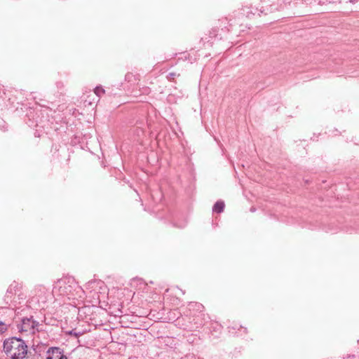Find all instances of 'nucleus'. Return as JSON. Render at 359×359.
<instances>
[{
  "label": "nucleus",
  "mask_w": 359,
  "mask_h": 359,
  "mask_svg": "<svg viewBox=\"0 0 359 359\" xmlns=\"http://www.w3.org/2000/svg\"><path fill=\"white\" fill-rule=\"evenodd\" d=\"M4 350L12 359H23L27 353V346L21 339L12 337L4 341Z\"/></svg>",
  "instance_id": "obj_1"
},
{
  "label": "nucleus",
  "mask_w": 359,
  "mask_h": 359,
  "mask_svg": "<svg viewBox=\"0 0 359 359\" xmlns=\"http://www.w3.org/2000/svg\"><path fill=\"white\" fill-rule=\"evenodd\" d=\"M75 287H77V285L74 280L69 278H62L56 282L53 287V292L71 298L74 296L73 290Z\"/></svg>",
  "instance_id": "obj_2"
},
{
  "label": "nucleus",
  "mask_w": 359,
  "mask_h": 359,
  "mask_svg": "<svg viewBox=\"0 0 359 359\" xmlns=\"http://www.w3.org/2000/svg\"><path fill=\"white\" fill-rule=\"evenodd\" d=\"M188 310L189 311V314L191 316H196L198 317V321L195 323L197 325L196 327L201 326L203 323L205 313H204V306L196 302H189L187 305Z\"/></svg>",
  "instance_id": "obj_3"
},
{
  "label": "nucleus",
  "mask_w": 359,
  "mask_h": 359,
  "mask_svg": "<svg viewBox=\"0 0 359 359\" xmlns=\"http://www.w3.org/2000/svg\"><path fill=\"white\" fill-rule=\"evenodd\" d=\"M41 325L34 320L33 317L23 318L18 327L21 332L34 334L39 331Z\"/></svg>",
  "instance_id": "obj_4"
},
{
  "label": "nucleus",
  "mask_w": 359,
  "mask_h": 359,
  "mask_svg": "<svg viewBox=\"0 0 359 359\" xmlns=\"http://www.w3.org/2000/svg\"><path fill=\"white\" fill-rule=\"evenodd\" d=\"M46 359H67V358L63 355L60 348L55 347L48 349Z\"/></svg>",
  "instance_id": "obj_5"
},
{
  "label": "nucleus",
  "mask_w": 359,
  "mask_h": 359,
  "mask_svg": "<svg viewBox=\"0 0 359 359\" xmlns=\"http://www.w3.org/2000/svg\"><path fill=\"white\" fill-rule=\"evenodd\" d=\"M224 207H225V205H224V201H217L215 203V205L212 208V210H213V212H215L217 213H221L224 211Z\"/></svg>",
  "instance_id": "obj_6"
},
{
  "label": "nucleus",
  "mask_w": 359,
  "mask_h": 359,
  "mask_svg": "<svg viewBox=\"0 0 359 359\" xmlns=\"http://www.w3.org/2000/svg\"><path fill=\"white\" fill-rule=\"evenodd\" d=\"M126 80L128 82L135 83L139 80L138 75H135L133 73L128 72L126 74Z\"/></svg>",
  "instance_id": "obj_7"
},
{
  "label": "nucleus",
  "mask_w": 359,
  "mask_h": 359,
  "mask_svg": "<svg viewBox=\"0 0 359 359\" xmlns=\"http://www.w3.org/2000/svg\"><path fill=\"white\" fill-rule=\"evenodd\" d=\"M22 288V285L16 282H14L13 283H12L9 288H8V291L12 292L13 290L15 291V292L17 291V290H20V289Z\"/></svg>",
  "instance_id": "obj_8"
},
{
  "label": "nucleus",
  "mask_w": 359,
  "mask_h": 359,
  "mask_svg": "<svg viewBox=\"0 0 359 359\" xmlns=\"http://www.w3.org/2000/svg\"><path fill=\"white\" fill-rule=\"evenodd\" d=\"M94 93L97 96L101 97L105 93V90L102 86H97L94 89Z\"/></svg>",
  "instance_id": "obj_9"
},
{
  "label": "nucleus",
  "mask_w": 359,
  "mask_h": 359,
  "mask_svg": "<svg viewBox=\"0 0 359 359\" xmlns=\"http://www.w3.org/2000/svg\"><path fill=\"white\" fill-rule=\"evenodd\" d=\"M180 76V74L175 72H171L167 76V79L170 81H174L175 77Z\"/></svg>",
  "instance_id": "obj_10"
},
{
  "label": "nucleus",
  "mask_w": 359,
  "mask_h": 359,
  "mask_svg": "<svg viewBox=\"0 0 359 359\" xmlns=\"http://www.w3.org/2000/svg\"><path fill=\"white\" fill-rule=\"evenodd\" d=\"M5 330H6V325L0 321V333L4 332Z\"/></svg>",
  "instance_id": "obj_11"
},
{
  "label": "nucleus",
  "mask_w": 359,
  "mask_h": 359,
  "mask_svg": "<svg viewBox=\"0 0 359 359\" xmlns=\"http://www.w3.org/2000/svg\"><path fill=\"white\" fill-rule=\"evenodd\" d=\"M280 8H282V6H280V8H276H276H270V10H269V11H270V12H273V11H278V10H279V9H280Z\"/></svg>",
  "instance_id": "obj_12"
},
{
  "label": "nucleus",
  "mask_w": 359,
  "mask_h": 359,
  "mask_svg": "<svg viewBox=\"0 0 359 359\" xmlns=\"http://www.w3.org/2000/svg\"><path fill=\"white\" fill-rule=\"evenodd\" d=\"M69 334H71V335H74V336H76V337H78V336H79V334H78L76 332H74V330H72V331H70V332H69Z\"/></svg>",
  "instance_id": "obj_13"
},
{
  "label": "nucleus",
  "mask_w": 359,
  "mask_h": 359,
  "mask_svg": "<svg viewBox=\"0 0 359 359\" xmlns=\"http://www.w3.org/2000/svg\"><path fill=\"white\" fill-rule=\"evenodd\" d=\"M41 287L40 290L42 289L43 290H45V287Z\"/></svg>",
  "instance_id": "obj_14"
}]
</instances>
